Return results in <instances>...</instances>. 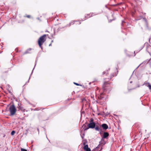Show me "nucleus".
Segmentation results:
<instances>
[{
	"label": "nucleus",
	"mask_w": 151,
	"mask_h": 151,
	"mask_svg": "<svg viewBox=\"0 0 151 151\" xmlns=\"http://www.w3.org/2000/svg\"><path fill=\"white\" fill-rule=\"evenodd\" d=\"M19 109L21 110H23L20 106H19Z\"/></svg>",
	"instance_id": "17"
},
{
	"label": "nucleus",
	"mask_w": 151,
	"mask_h": 151,
	"mask_svg": "<svg viewBox=\"0 0 151 151\" xmlns=\"http://www.w3.org/2000/svg\"><path fill=\"white\" fill-rule=\"evenodd\" d=\"M83 149L85 151H91L90 149L88 147V145L87 144L84 146Z\"/></svg>",
	"instance_id": "4"
},
{
	"label": "nucleus",
	"mask_w": 151,
	"mask_h": 151,
	"mask_svg": "<svg viewBox=\"0 0 151 151\" xmlns=\"http://www.w3.org/2000/svg\"><path fill=\"white\" fill-rule=\"evenodd\" d=\"M148 87L149 89L150 90H151V85L149 83H148Z\"/></svg>",
	"instance_id": "9"
},
{
	"label": "nucleus",
	"mask_w": 151,
	"mask_h": 151,
	"mask_svg": "<svg viewBox=\"0 0 151 151\" xmlns=\"http://www.w3.org/2000/svg\"><path fill=\"white\" fill-rule=\"evenodd\" d=\"M46 35H44L41 36L38 40V44L40 47L42 49V47L41 46V45L46 40Z\"/></svg>",
	"instance_id": "1"
},
{
	"label": "nucleus",
	"mask_w": 151,
	"mask_h": 151,
	"mask_svg": "<svg viewBox=\"0 0 151 151\" xmlns=\"http://www.w3.org/2000/svg\"><path fill=\"white\" fill-rule=\"evenodd\" d=\"M81 136L82 139H83L84 136V133L82 134H81Z\"/></svg>",
	"instance_id": "11"
},
{
	"label": "nucleus",
	"mask_w": 151,
	"mask_h": 151,
	"mask_svg": "<svg viewBox=\"0 0 151 151\" xmlns=\"http://www.w3.org/2000/svg\"><path fill=\"white\" fill-rule=\"evenodd\" d=\"M87 143V142L86 141L83 140V144L84 146H85V145H86V144Z\"/></svg>",
	"instance_id": "8"
},
{
	"label": "nucleus",
	"mask_w": 151,
	"mask_h": 151,
	"mask_svg": "<svg viewBox=\"0 0 151 151\" xmlns=\"http://www.w3.org/2000/svg\"><path fill=\"white\" fill-rule=\"evenodd\" d=\"M27 17L28 18H30V16L29 15H27Z\"/></svg>",
	"instance_id": "18"
},
{
	"label": "nucleus",
	"mask_w": 151,
	"mask_h": 151,
	"mask_svg": "<svg viewBox=\"0 0 151 151\" xmlns=\"http://www.w3.org/2000/svg\"><path fill=\"white\" fill-rule=\"evenodd\" d=\"M37 129L38 131H39V129L38 128H37Z\"/></svg>",
	"instance_id": "23"
},
{
	"label": "nucleus",
	"mask_w": 151,
	"mask_h": 151,
	"mask_svg": "<svg viewBox=\"0 0 151 151\" xmlns=\"http://www.w3.org/2000/svg\"><path fill=\"white\" fill-rule=\"evenodd\" d=\"M132 81H131V82H130V83H132Z\"/></svg>",
	"instance_id": "24"
},
{
	"label": "nucleus",
	"mask_w": 151,
	"mask_h": 151,
	"mask_svg": "<svg viewBox=\"0 0 151 151\" xmlns=\"http://www.w3.org/2000/svg\"><path fill=\"white\" fill-rule=\"evenodd\" d=\"M124 22V21H122V25H123V22Z\"/></svg>",
	"instance_id": "19"
},
{
	"label": "nucleus",
	"mask_w": 151,
	"mask_h": 151,
	"mask_svg": "<svg viewBox=\"0 0 151 151\" xmlns=\"http://www.w3.org/2000/svg\"><path fill=\"white\" fill-rule=\"evenodd\" d=\"M74 84H75L76 85H77V86H79V84L77 83H75V82H74Z\"/></svg>",
	"instance_id": "15"
},
{
	"label": "nucleus",
	"mask_w": 151,
	"mask_h": 151,
	"mask_svg": "<svg viewBox=\"0 0 151 151\" xmlns=\"http://www.w3.org/2000/svg\"><path fill=\"white\" fill-rule=\"evenodd\" d=\"M11 115H13L16 112V109L14 105H11L9 109Z\"/></svg>",
	"instance_id": "2"
},
{
	"label": "nucleus",
	"mask_w": 151,
	"mask_h": 151,
	"mask_svg": "<svg viewBox=\"0 0 151 151\" xmlns=\"http://www.w3.org/2000/svg\"><path fill=\"white\" fill-rule=\"evenodd\" d=\"M90 122H93V119H92V118H91L90 119Z\"/></svg>",
	"instance_id": "12"
},
{
	"label": "nucleus",
	"mask_w": 151,
	"mask_h": 151,
	"mask_svg": "<svg viewBox=\"0 0 151 151\" xmlns=\"http://www.w3.org/2000/svg\"><path fill=\"white\" fill-rule=\"evenodd\" d=\"M15 132L14 131H12V132H11V134L12 135H13L14 133H15Z\"/></svg>",
	"instance_id": "10"
},
{
	"label": "nucleus",
	"mask_w": 151,
	"mask_h": 151,
	"mask_svg": "<svg viewBox=\"0 0 151 151\" xmlns=\"http://www.w3.org/2000/svg\"><path fill=\"white\" fill-rule=\"evenodd\" d=\"M51 45V44H50L49 45V46H50Z\"/></svg>",
	"instance_id": "22"
},
{
	"label": "nucleus",
	"mask_w": 151,
	"mask_h": 151,
	"mask_svg": "<svg viewBox=\"0 0 151 151\" xmlns=\"http://www.w3.org/2000/svg\"><path fill=\"white\" fill-rule=\"evenodd\" d=\"M102 127L105 129H106L108 128V126L105 124H103L102 125Z\"/></svg>",
	"instance_id": "6"
},
{
	"label": "nucleus",
	"mask_w": 151,
	"mask_h": 151,
	"mask_svg": "<svg viewBox=\"0 0 151 151\" xmlns=\"http://www.w3.org/2000/svg\"><path fill=\"white\" fill-rule=\"evenodd\" d=\"M83 100H84V99H83V100H82V101H83Z\"/></svg>",
	"instance_id": "25"
},
{
	"label": "nucleus",
	"mask_w": 151,
	"mask_h": 151,
	"mask_svg": "<svg viewBox=\"0 0 151 151\" xmlns=\"http://www.w3.org/2000/svg\"><path fill=\"white\" fill-rule=\"evenodd\" d=\"M105 73V72H103V74H104Z\"/></svg>",
	"instance_id": "20"
},
{
	"label": "nucleus",
	"mask_w": 151,
	"mask_h": 151,
	"mask_svg": "<svg viewBox=\"0 0 151 151\" xmlns=\"http://www.w3.org/2000/svg\"><path fill=\"white\" fill-rule=\"evenodd\" d=\"M143 19H144V20H145V22H147V20L145 18H143Z\"/></svg>",
	"instance_id": "14"
},
{
	"label": "nucleus",
	"mask_w": 151,
	"mask_h": 151,
	"mask_svg": "<svg viewBox=\"0 0 151 151\" xmlns=\"http://www.w3.org/2000/svg\"><path fill=\"white\" fill-rule=\"evenodd\" d=\"M140 65H141V64H140V65H139V66L137 67V68H138V67H139V66Z\"/></svg>",
	"instance_id": "21"
},
{
	"label": "nucleus",
	"mask_w": 151,
	"mask_h": 151,
	"mask_svg": "<svg viewBox=\"0 0 151 151\" xmlns=\"http://www.w3.org/2000/svg\"><path fill=\"white\" fill-rule=\"evenodd\" d=\"M88 128H94L96 126V124L94 122H90L88 125Z\"/></svg>",
	"instance_id": "3"
},
{
	"label": "nucleus",
	"mask_w": 151,
	"mask_h": 151,
	"mask_svg": "<svg viewBox=\"0 0 151 151\" xmlns=\"http://www.w3.org/2000/svg\"><path fill=\"white\" fill-rule=\"evenodd\" d=\"M98 147H96V149Z\"/></svg>",
	"instance_id": "26"
},
{
	"label": "nucleus",
	"mask_w": 151,
	"mask_h": 151,
	"mask_svg": "<svg viewBox=\"0 0 151 151\" xmlns=\"http://www.w3.org/2000/svg\"><path fill=\"white\" fill-rule=\"evenodd\" d=\"M31 50V49H30H30H28V50H27V51L26 52H25V53H28V52H27L28 50Z\"/></svg>",
	"instance_id": "16"
},
{
	"label": "nucleus",
	"mask_w": 151,
	"mask_h": 151,
	"mask_svg": "<svg viewBox=\"0 0 151 151\" xmlns=\"http://www.w3.org/2000/svg\"><path fill=\"white\" fill-rule=\"evenodd\" d=\"M21 151H27V150L21 148Z\"/></svg>",
	"instance_id": "13"
},
{
	"label": "nucleus",
	"mask_w": 151,
	"mask_h": 151,
	"mask_svg": "<svg viewBox=\"0 0 151 151\" xmlns=\"http://www.w3.org/2000/svg\"><path fill=\"white\" fill-rule=\"evenodd\" d=\"M95 129L96 131H99L101 132V126H96L95 127Z\"/></svg>",
	"instance_id": "5"
},
{
	"label": "nucleus",
	"mask_w": 151,
	"mask_h": 151,
	"mask_svg": "<svg viewBox=\"0 0 151 151\" xmlns=\"http://www.w3.org/2000/svg\"><path fill=\"white\" fill-rule=\"evenodd\" d=\"M109 136V134L108 132H104L103 135V138H106Z\"/></svg>",
	"instance_id": "7"
}]
</instances>
